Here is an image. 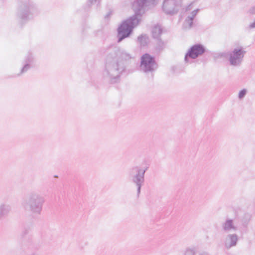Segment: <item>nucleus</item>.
I'll return each instance as SVG.
<instances>
[{
  "mask_svg": "<svg viewBox=\"0 0 255 255\" xmlns=\"http://www.w3.org/2000/svg\"><path fill=\"white\" fill-rule=\"evenodd\" d=\"M247 91L246 89H244L241 90L238 95V98L239 99H242L244 98L246 95Z\"/></svg>",
  "mask_w": 255,
  "mask_h": 255,
  "instance_id": "23",
  "label": "nucleus"
},
{
  "mask_svg": "<svg viewBox=\"0 0 255 255\" xmlns=\"http://www.w3.org/2000/svg\"><path fill=\"white\" fill-rule=\"evenodd\" d=\"M193 20L189 16H187L182 24L183 28L185 30L191 29L193 25Z\"/></svg>",
  "mask_w": 255,
  "mask_h": 255,
  "instance_id": "15",
  "label": "nucleus"
},
{
  "mask_svg": "<svg viewBox=\"0 0 255 255\" xmlns=\"http://www.w3.org/2000/svg\"><path fill=\"white\" fill-rule=\"evenodd\" d=\"M167 42L160 39L154 40L153 42V51L155 54H159L165 48Z\"/></svg>",
  "mask_w": 255,
  "mask_h": 255,
  "instance_id": "11",
  "label": "nucleus"
},
{
  "mask_svg": "<svg viewBox=\"0 0 255 255\" xmlns=\"http://www.w3.org/2000/svg\"><path fill=\"white\" fill-rule=\"evenodd\" d=\"M107 49L109 53L102 72L103 78L110 84L117 83L120 81L121 75L126 71L125 62L133 57L126 51L115 47H109Z\"/></svg>",
  "mask_w": 255,
  "mask_h": 255,
  "instance_id": "1",
  "label": "nucleus"
},
{
  "mask_svg": "<svg viewBox=\"0 0 255 255\" xmlns=\"http://www.w3.org/2000/svg\"><path fill=\"white\" fill-rule=\"evenodd\" d=\"M199 9H196L193 11H192L191 13V15H189L188 16L194 19L195 17L196 16V15H197V13H198V12L199 11Z\"/></svg>",
  "mask_w": 255,
  "mask_h": 255,
  "instance_id": "25",
  "label": "nucleus"
},
{
  "mask_svg": "<svg viewBox=\"0 0 255 255\" xmlns=\"http://www.w3.org/2000/svg\"><path fill=\"white\" fill-rule=\"evenodd\" d=\"M30 230V228L28 226L24 227L21 233V236L22 238H24L28 233Z\"/></svg>",
  "mask_w": 255,
  "mask_h": 255,
  "instance_id": "22",
  "label": "nucleus"
},
{
  "mask_svg": "<svg viewBox=\"0 0 255 255\" xmlns=\"http://www.w3.org/2000/svg\"><path fill=\"white\" fill-rule=\"evenodd\" d=\"M36 8L29 0L21 1L18 4L16 12V18L19 23L22 24L28 21L31 15H33Z\"/></svg>",
  "mask_w": 255,
  "mask_h": 255,
  "instance_id": "5",
  "label": "nucleus"
},
{
  "mask_svg": "<svg viewBox=\"0 0 255 255\" xmlns=\"http://www.w3.org/2000/svg\"><path fill=\"white\" fill-rule=\"evenodd\" d=\"M44 198L38 193L32 192L28 196L27 199L22 202V206L25 210L29 211L33 217L41 214Z\"/></svg>",
  "mask_w": 255,
  "mask_h": 255,
  "instance_id": "4",
  "label": "nucleus"
},
{
  "mask_svg": "<svg viewBox=\"0 0 255 255\" xmlns=\"http://www.w3.org/2000/svg\"><path fill=\"white\" fill-rule=\"evenodd\" d=\"M250 13H251V14H255V6L252 7L250 9Z\"/></svg>",
  "mask_w": 255,
  "mask_h": 255,
  "instance_id": "27",
  "label": "nucleus"
},
{
  "mask_svg": "<svg viewBox=\"0 0 255 255\" xmlns=\"http://www.w3.org/2000/svg\"><path fill=\"white\" fill-rule=\"evenodd\" d=\"M111 14V12H109L105 16V18H108L110 16V15Z\"/></svg>",
  "mask_w": 255,
  "mask_h": 255,
  "instance_id": "28",
  "label": "nucleus"
},
{
  "mask_svg": "<svg viewBox=\"0 0 255 255\" xmlns=\"http://www.w3.org/2000/svg\"><path fill=\"white\" fill-rule=\"evenodd\" d=\"M206 51L205 47L199 43L196 44L191 46L186 53L184 57L185 62H188V59H196L202 55Z\"/></svg>",
  "mask_w": 255,
  "mask_h": 255,
  "instance_id": "8",
  "label": "nucleus"
},
{
  "mask_svg": "<svg viewBox=\"0 0 255 255\" xmlns=\"http://www.w3.org/2000/svg\"><path fill=\"white\" fill-rule=\"evenodd\" d=\"M11 207L9 205L1 204L0 205V218L5 217L9 213Z\"/></svg>",
  "mask_w": 255,
  "mask_h": 255,
  "instance_id": "14",
  "label": "nucleus"
},
{
  "mask_svg": "<svg viewBox=\"0 0 255 255\" xmlns=\"http://www.w3.org/2000/svg\"><path fill=\"white\" fill-rule=\"evenodd\" d=\"M200 255H208L206 253H203L201 254Z\"/></svg>",
  "mask_w": 255,
  "mask_h": 255,
  "instance_id": "29",
  "label": "nucleus"
},
{
  "mask_svg": "<svg viewBox=\"0 0 255 255\" xmlns=\"http://www.w3.org/2000/svg\"><path fill=\"white\" fill-rule=\"evenodd\" d=\"M195 248H187L185 252L184 255H195Z\"/></svg>",
  "mask_w": 255,
  "mask_h": 255,
  "instance_id": "21",
  "label": "nucleus"
},
{
  "mask_svg": "<svg viewBox=\"0 0 255 255\" xmlns=\"http://www.w3.org/2000/svg\"><path fill=\"white\" fill-rule=\"evenodd\" d=\"M149 167V165L145 162L139 165L132 166L128 172L129 180L136 187L137 197H139L140 194L141 187L145 182V174Z\"/></svg>",
  "mask_w": 255,
  "mask_h": 255,
  "instance_id": "3",
  "label": "nucleus"
},
{
  "mask_svg": "<svg viewBox=\"0 0 255 255\" xmlns=\"http://www.w3.org/2000/svg\"><path fill=\"white\" fill-rule=\"evenodd\" d=\"M239 238L236 234H228L225 239L224 245L226 249H229L235 247L238 243Z\"/></svg>",
  "mask_w": 255,
  "mask_h": 255,
  "instance_id": "10",
  "label": "nucleus"
},
{
  "mask_svg": "<svg viewBox=\"0 0 255 255\" xmlns=\"http://www.w3.org/2000/svg\"><path fill=\"white\" fill-rule=\"evenodd\" d=\"M158 68V64L154 56L148 53L142 55L140 58V68L145 73L152 72Z\"/></svg>",
  "mask_w": 255,
  "mask_h": 255,
  "instance_id": "6",
  "label": "nucleus"
},
{
  "mask_svg": "<svg viewBox=\"0 0 255 255\" xmlns=\"http://www.w3.org/2000/svg\"><path fill=\"white\" fill-rule=\"evenodd\" d=\"M162 28L159 25L154 26L151 29L152 37L154 40L160 39L161 35L162 33Z\"/></svg>",
  "mask_w": 255,
  "mask_h": 255,
  "instance_id": "13",
  "label": "nucleus"
},
{
  "mask_svg": "<svg viewBox=\"0 0 255 255\" xmlns=\"http://www.w3.org/2000/svg\"><path fill=\"white\" fill-rule=\"evenodd\" d=\"M31 255H37L35 253H33V254H31Z\"/></svg>",
  "mask_w": 255,
  "mask_h": 255,
  "instance_id": "30",
  "label": "nucleus"
},
{
  "mask_svg": "<svg viewBox=\"0 0 255 255\" xmlns=\"http://www.w3.org/2000/svg\"><path fill=\"white\" fill-rule=\"evenodd\" d=\"M33 57L31 53H28L25 57L24 62L25 63L31 64L33 62Z\"/></svg>",
  "mask_w": 255,
  "mask_h": 255,
  "instance_id": "20",
  "label": "nucleus"
},
{
  "mask_svg": "<svg viewBox=\"0 0 255 255\" xmlns=\"http://www.w3.org/2000/svg\"><path fill=\"white\" fill-rule=\"evenodd\" d=\"M182 5V0H164L162 10L167 15H174L178 13Z\"/></svg>",
  "mask_w": 255,
  "mask_h": 255,
  "instance_id": "7",
  "label": "nucleus"
},
{
  "mask_svg": "<svg viewBox=\"0 0 255 255\" xmlns=\"http://www.w3.org/2000/svg\"><path fill=\"white\" fill-rule=\"evenodd\" d=\"M101 1L102 0H88L86 10H88L92 5H96L97 8L100 7Z\"/></svg>",
  "mask_w": 255,
  "mask_h": 255,
  "instance_id": "18",
  "label": "nucleus"
},
{
  "mask_svg": "<svg viewBox=\"0 0 255 255\" xmlns=\"http://www.w3.org/2000/svg\"><path fill=\"white\" fill-rule=\"evenodd\" d=\"M222 229L225 232L228 233L231 231H236L237 227L234 224L233 220L227 219L222 225Z\"/></svg>",
  "mask_w": 255,
  "mask_h": 255,
  "instance_id": "12",
  "label": "nucleus"
},
{
  "mask_svg": "<svg viewBox=\"0 0 255 255\" xmlns=\"http://www.w3.org/2000/svg\"><path fill=\"white\" fill-rule=\"evenodd\" d=\"M157 0H135L132 3V9L134 14L124 20L117 29L118 42L129 37L134 27L137 26L141 20L142 15L145 10L155 6Z\"/></svg>",
  "mask_w": 255,
  "mask_h": 255,
  "instance_id": "2",
  "label": "nucleus"
},
{
  "mask_svg": "<svg viewBox=\"0 0 255 255\" xmlns=\"http://www.w3.org/2000/svg\"><path fill=\"white\" fill-rule=\"evenodd\" d=\"M228 54L226 52H220L216 54V58H225L227 57Z\"/></svg>",
  "mask_w": 255,
  "mask_h": 255,
  "instance_id": "24",
  "label": "nucleus"
},
{
  "mask_svg": "<svg viewBox=\"0 0 255 255\" xmlns=\"http://www.w3.org/2000/svg\"><path fill=\"white\" fill-rule=\"evenodd\" d=\"M30 67H31L30 64L24 63V65L22 67L19 73H18L17 74V75L19 76L20 75L26 72L30 68Z\"/></svg>",
  "mask_w": 255,
  "mask_h": 255,
  "instance_id": "19",
  "label": "nucleus"
},
{
  "mask_svg": "<svg viewBox=\"0 0 255 255\" xmlns=\"http://www.w3.org/2000/svg\"><path fill=\"white\" fill-rule=\"evenodd\" d=\"M246 53V51L242 47L235 48L230 53L229 61L230 64L235 66H239L242 63Z\"/></svg>",
  "mask_w": 255,
  "mask_h": 255,
  "instance_id": "9",
  "label": "nucleus"
},
{
  "mask_svg": "<svg viewBox=\"0 0 255 255\" xmlns=\"http://www.w3.org/2000/svg\"><path fill=\"white\" fill-rule=\"evenodd\" d=\"M137 41L142 46L147 45L149 41V38L146 34H141L138 36Z\"/></svg>",
  "mask_w": 255,
  "mask_h": 255,
  "instance_id": "16",
  "label": "nucleus"
},
{
  "mask_svg": "<svg viewBox=\"0 0 255 255\" xmlns=\"http://www.w3.org/2000/svg\"><path fill=\"white\" fill-rule=\"evenodd\" d=\"M87 242H84V243H78V248H79V249H80V250H83V249L84 248V247L87 246Z\"/></svg>",
  "mask_w": 255,
  "mask_h": 255,
  "instance_id": "26",
  "label": "nucleus"
},
{
  "mask_svg": "<svg viewBox=\"0 0 255 255\" xmlns=\"http://www.w3.org/2000/svg\"><path fill=\"white\" fill-rule=\"evenodd\" d=\"M252 216L249 213H245L241 219L242 225L244 228H247L251 219Z\"/></svg>",
  "mask_w": 255,
  "mask_h": 255,
  "instance_id": "17",
  "label": "nucleus"
}]
</instances>
